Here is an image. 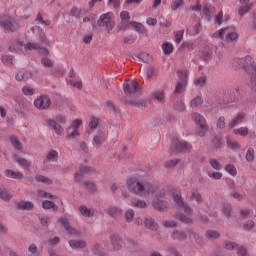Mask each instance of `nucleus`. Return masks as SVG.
I'll return each mask as SVG.
<instances>
[{"label": "nucleus", "instance_id": "nucleus-1", "mask_svg": "<svg viewBox=\"0 0 256 256\" xmlns=\"http://www.w3.org/2000/svg\"><path fill=\"white\" fill-rule=\"evenodd\" d=\"M127 189L130 193L138 195V197L153 195V193L157 191V187L153 186V184L136 177H132L127 180Z\"/></svg>", "mask_w": 256, "mask_h": 256}, {"label": "nucleus", "instance_id": "nucleus-2", "mask_svg": "<svg viewBox=\"0 0 256 256\" xmlns=\"http://www.w3.org/2000/svg\"><path fill=\"white\" fill-rule=\"evenodd\" d=\"M0 27L5 33H15L19 29V24L11 16L0 17Z\"/></svg>", "mask_w": 256, "mask_h": 256}, {"label": "nucleus", "instance_id": "nucleus-3", "mask_svg": "<svg viewBox=\"0 0 256 256\" xmlns=\"http://www.w3.org/2000/svg\"><path fill=\"white\" fill-rule=\"evenodd\" d=\"M234 65H238V67L244 69V71H246V73H249V75L255 73L256 71V67L253 65V58L251 56L235 59Z\"/></svg>", "mask_w": 256, "mask_h": 256}, {"label": "nucleus", "instance_id": "nucleus-4", "mask_svg": "<svg viewBox=\"0 0 256 256\" xmlns=\"http://www.w3.org/2000/svg\"><path fill=\"white\" fill-rule=\"evenodd\" d=\"M171 237L176 241H185L187 237H189V239H199V234L191 229L186 231L175 229L173 230Z\"/></svg>", "mask_w": 256, "mask_h": 256}, {"label": "nucleus", "instance_id": "nucleus-5", "mask_svg": "<svg viewBox=\"0 0 256 256\" xmlns=\"http://www.w3.org/2000/svg\"><path fill=\"white\" fill-rule=\"evenodd\" d=\"M112 17H113L112 12L102 14L97 21L98 27H105L108 33H111V31H113V28L115 27V22H113Z\"/></svg>", "mask_w": 256, "mask_h": 256}, {"label": "nucleus", "instance_id": "nucleus-6", "mask_svg": "<svg viewBox=\"0 0 256 256\" xmlns=\"http://www.w3.org/2000/svg\"><path fill=\"white\" fill-rule=\"evenodd\" d=\"M163 199H165V192H160L152 201V207L156 209V211L165 212L169 208V202Z\"/></svg>", "mask_w": 256, "mask_h": 256}, {"label": "nucleus", "instance_id": "nucleus-7", "mask_svg": "<svg viewBox=\"0 0 256 256\" xmlns=\"http://www.w3.org/2000/svg\"><path fill=\"white\" fill-rule=\"evenodd\" d=\"M192 149L191 144L188 142L176 139L171 145H170V155H177V153H181L182 151H189Z\"/></svg>", "mask_w": 256, "mask_h": 256}, {"label": "nucleus", "instance_id": "nucleus-8", "mask_svg": "<svg viewBox=\"0 0 256 256\" xmlns=\"http://www.w3.org/2000/svg\"><path fill=\"white\" fill-rule=\"evenodd\" d=\"M177 73L179 81L176 83L174 95H181V93H185V89H187V72L178 71Z\"/></svg>", "mask_w": 256, "mask_h": 256}, {"label": "nucleus", "instance_id": "nucleus-9", "mask_svg": "<svg viewBox=\"0 0 256 256\" xmlns=\"http://www.w3.org/2000/svg\"><path fill=\"white\" fill-rule=\"evenodd\" d=\"M215 49H217V46L209 42L205 43L199 51L200 59L202 61H209V59L213 57V51H215Z\"/></svg>", "mask_w": 256, "mask_h": 256}, {"label": "nucleus", "instance_id": "nucleus-10", "mask_svg": "<svg viewBox=\"0 0 256 256\" xmlns=\"http://www.w3.org/2000/svg\"><path fill=\"white\" fill-rule=\"evenodd\" d=\"M173 200L179 209H184V213H186V215H193V208H191L189 204L185 203L181 194H174Z\"/></svg>", "mask_w": 256, "mask_h": 256}, {"label": "nucleus", "instance_id": "nucleus-11", "mask_svg": "<svg viewBox=\"0 0 256 256\" xmlns=\"http://www.w3.org/2000/svg\"><path fill=\"white\" fill-rule=\"evenodd\" d=\"M34 107L39 111H45L51 107V98L48 95H42L34 100Z\"/></svg>", "mask_w": 256, "mask_h": 256}, {"label": "nucleus", "instance_id": "nucleus-12", "mask_svg": "<svg viewBox=\"0 0 256 256\" xmlns=\"http://www.w3.org/2000/svg\"><path fill=\"white\" fill-rule=\"evenodd\" d=\"M123 89L125 95L131 97L132 95H135V93H139V91H141V85H139V83H137L136 81L129 80L124 83Z\"/></svg>", "mask_w": 256, "mask_h": 256}, {"label": "nucleus", "instance_id": "nucleus-13", "mask_svg": "<svg viewBox=\"0 0 256 256\" xmlns=\"http://www.w3.org/2000/svg\"><path fill=\"white\" fill-rule=\"evenodd\" d=\"M113 251H121L123 249V238L119 234H112L110 236Z\"/></svg>", "mask_w": 256, "mask_h": 256}, {"label": "nucleus", "instance_id": "nucleus-14", "mask_svg": "<svg viewBox=\"0 0 256 256\" xmlns=\"http://www.w3.org/2000/svg\"><path fill=\"white\" fill-rule=\"evenodd\" d=\"M59 223L64 226V228L67 230V233L69 235H79V230L73 228V226L69 225V220L65 217H60L59 218Z\"/></svg>", "mask_w": 256, "mask_h": 256}, {"label": "nucleus", "instance_id": "nucleus-15", "mask_svg": "<svg viewBox=\"0 0 256 256\" xmlns=\"http://www.w3.org/2000/svg\"><path fill=\"white\" fill-rule=\"evenodd\" d=\"M30 31L35 35L37 33L39 35V41L43 43V45H49V40L45 36V32L39 26H34L30 29Z\"/></svg>", "mask_w": 256, "mask_h": 256}, {"label": "nucleus", "instance_id": "nucleus-16", "mask_svg": "<svg viewBox=\"0 0 256 256\" xmlns=\"http://www.w3.org/2000/svg\"><path fill=\"white\" fill-rule=\"evenodd\" d=\"M33 77V73L29 70H20L16 73V81H29Z\"/></svg>", "mask_w": 256, "mask_h": 256}, {"label": "nucleus", "instance_id": "nucleus-17", "mask_svg": "<svg viewBox=\"0 0 256 256\" xmlns=\"http://www.w3.org/2000/svg\"><path fill=\"white\" fill-rule=\"evenodd\" d=\"M192 117V121H194V123H196V125H198V127H203V125H207V120H205V117H203V115L194 112L191 115Z\"/></svg>", "mask_w": 256, "mask_h": 256}, {"label": "nucleus", "instance_id": "nucleus-18", "mask_svg": "<svg viewBox=\"0 0 256 256\" xmlns=\"http://www.w3.org/2000/svg\"><path fill=\"white\" fill-rule=\"evenodd\" d=\"M228 31H226V41H237L239 39V34L235 32V27L230 26L226 27Z\"/></svg>", "mask_w": 256, "mask_h": 256}, {"label": "nucleus", "instance_id": "nucleus-19", "mask_svg": "<svg viewBox=\"0 0 256 256\" xmlns=\"http://www.w3.org/2000/svg\"><path fill=\"white\" fill-rule=\"evenodd\" d=\"M245 119V113L240 112L237 114V116L229 123L228 127L230 129H234V127H237V125H241L243 120Z\"/></svg>", "mask_w": 256, "mask_h": 256}, {"label": "nucleus", "instance_id": "nucleus-20", "mask_svg": "<svg viewBox=\"0 0 256 256\" xmlns=\"http://www.w3.org/2000/svg\"><path fill=\"white\" fill-rule=\"evenodd\" d=\"M144 225L145 227H147V229H150L151 231H157V229L159 228V225H157L155 223V220L150 216L145 217Z\"/></svg>", "mask_w": 256, "mask_h": 256}, {"label": "nucleus", "instance_id": "nucleus-21", "mask_svg": "<svg viewBox=\"0 0 256 256\" xmlns=\"http://www.w3.org/2000/svg\"><path fill=\"white\" fill-rule=\"evenodd\" d=\"M47 124L49 125V127H52L54 129L56 135H63L64 133L63 127H61V125H59L57 121L53 119H48Z\"/></svg>", "mask_w": 256, "mask_h": 256}, {"label": "nucleus", "instance_id": "nucleus-22", "mask_svg": "<svg viewBox=\"0 0 256 256\" xmlns=\"http://www.w3.org/2000/svg\"><path fill=\"white\" fill-rule=\"evenodd\" d=\"M68 243L71 249H85V247H87L85 240H70Z\"/></svg>", "mask_w": 256, "mask_h": 256}, {"label": "nucleus", "instance_id": "nucleus-23", "mask_svg": "<svg viewBox=\"0 0 256 256\" xmlns=\"http://www.w3.org/2000/svg\"><path fill=\"white\" fill-rule=\"evenodd\" d=\"M105 139H107V136L105 135V132L99 131L93 138V141L97 147H101L103 143L105 142Z\"/></svg>", "mask_w": 256, "mask_h": 256}, {"label": "nucleus", "instance_id": "nucleus-24", "mask_svg": "<svg viewBox=\"0 0 256 256\" xmlns=\"http://www.w3.org/2000/svg\"><path fill=\"white\" fill-rule=\"evenodd\" d=\"M106 212H107L108 215H110V217H112L113 219H119V217H121V215H123V211L121 210V208H117V207L108 208V209L106 210Z\"/></svg>", "mask_w": 256, "mask_h": 256}, {"label": "nucleus", "instance_id": "nucleus-25", "mask_svg": "<svg viewBox=\"0 0 256 256\" xmlns=\"http://www.w3.org/2000/svg\"><path fill=\"white\" fill-rule=\"evenodd\" d=\"M174 217H175V219H178V221H181V223H185L186 225L193 224V219H191L184 213L177 212Z\"/></svg>", "mask_w": 256, "mask_h": 256}, {"label": "nucleus", "instance_id": "nucleus-26", "mask_svg": "<svg viewBox=\"0 0 256 256\" xmlns=\"http://www.w3.org/2000/svg\"><path fill=\"white\" fill-rule=\"evenodd\" d=\"M190 201H196L197 205H201L203 203V196L198 190L193 189L191 191Z\"/></svg>", "mask_w": 256, "mask_h": 256}, {"label": "nucleus", "instance_id": "nucleus-27", "mask_svg": "<svg viewBox=\"0 0 256 256\" xmlns=\"http://www.w3.org/2000/svg\"><path fill=\"white\" fill-rule=\"evenodd\" d=\"M5 175L6 177L10 178V179H24V175L21 172H15L13 170H5Z\"/></svg>", "mask_w": 256, "mask_h": 256}, {"label": "nucleus", "instance_id": "nucleus-28", "mask_svg": "<svg viewBox=\"0 0 256 256\" xmlns=\"http://www.w3.org/2000/svg\"><path fill=\"white\" fill-rule=\"evenodd\" d=\"M10 143L14 149H17V151H21V149H23V144H21L19 138L15 135L10 136Z\"/></svg>", "mask_w": 256, "mask_h": 256}, {"label": "nucleus", "instance_id": "nucleus-29", "mask_svg": "<svg viewBox=\"0 0 256 256\" xmlns=\"http://www.w3.org/2000/svg\"><path fill=\"white\" fill-rule=\"evenodd\" d=\"M46 159L51 163H55L59 159V152L57 150H50L46 155Z\"/></svg>", "mask_w": 256, "mask_h": 256}, {"label": "nucleus", "instance_id": "nucleus-30", "mask_svg": "<svg viewBox=\"0 0 256 256\" xmlns=\"http://www.w3.org/2000/svg\"><path fill=\"white\" fill-rule=\"evenodd\" d=\"M35 179L38 183H43L44 185H53V180L44 175H36Z\"/></svg>", "mask_w": 256, "mask_h": 256}, {"label": "nucleus", "instance_id": "nucleus-31", "mask_svg": "<svg viewBox=\"0 0 256 256\" xmlns=\"http://www.w3.org/2000/svg\"><path fill=\"white\" fill-rule=\"evenodd\" d=\"M17 208L21 211H31L33 209V203L22 201L17 204Z\"/></svg>", "mask_w": 256, "mask_h": 256}, {"label": "nucleus", "instance_id": "nucleus-32", "mask_svg": "<svg viewBox=\"0 0 256 256\" xmlns=\"http://www.w3.org/2000/svg\"><path fill=\"white\" fill-rule=\"evenodd\" d=\"M80 213L83 217H93L95 215V210L88 209L87 206L80 207Z\"/></svg>", "mask_w": 256, "mask_h": 256}, {"label": "nucleus", "instance_id": "nucleus-33", "mask_svg": "<svg viewBox=\"0 0 256 256\" xmlns=\"http://www.w3.org/2000/svg\"><path fill=\"white\" fill-rule=\"evenodd\" d=\"M234 135H240L241 137H247L249 135V128L240 127L233 130Z\"/></svg>", "mask_w": 256, "mask_h": 256}, {"label": "nucleus", "instance_id": "nucleus-34", "mask_svg": "<svg viewBox=\"0 0 256 256\" xmlns=\"http://www.w3.org/2000/svg\"><path fill=\"white\" fill-rule=\"evenodd\" d=\"M251 9H253V3H250V5L241 6L238 9V15L240 17H243L244 15H246V13H249V11H251Z\"/></svg>", "mask_w": 256, "mask_h": 256}, {"label": "nucleus", "instance_id": "nucleus-35", "mask_svg": "<svg viewBox=\"0 0 256 256\" xmlns=\"http://www.w3.org/2000/svg\"><path fill=\"white\" fill-rule=\"evenodd\" d=\"M130 25H131V27H134V29H135V31H137V33L144 35L145 26H143V24L133 21V22H130Z\"/></svg>", "mask_w": 256, "mask_h": 256}, {"label": "nucleus", "instance_id": "nucleus-36", "mask_svg": "<svg viewBox=\"0 0 256 256\" xmlns=\"http://www.w3.org/2000/svg\"><path fill=\"white\" fill-rule=\"evenodd\" d=\"M209 164L215 171H221V169H223V164H221V162L215 158L210 159Z\"/></svg>", "mask_w": 256, "mask_h": 256}, {"label": "nucleus", "instance_id": "nucleus-37", "mask_svg": "<svg viewBox=\"0 0 256 256\" xmlns=\"http://www.w3.org/2000/svg\"><path fill=\"white\" fill-rule=\"evenodd\" d=\"M213 13H215V7H213L211 4L204 5L203 14L206 17H211V15H213Z\"/></svg>", "mask_w": 256, "mask_h": 256}, {"label": "nucleus", "instance_id": "nucleus-38", "mask_svg": "<svg viewBox=\"0 0 256 256\" xmlns=\"http://www.w3.org/2000/svg\"><path fill=\"white\" fill-rule=\"evenodd\" d=\"M211 144L214 149H221V147H223V142L220 136H214Z\"/></svg>", "mask_w": 256, "mask_h": 256}, {"label": "nucleus", "instance_id": "nucleus-39", "mask_svg": "<svg viewBox=\"0 0 256 256\" xmlns=\"http://www.w3.org/2000/svg\"><path fill=\"white\" fill-rule=\"evenodd\" d=\"M137 59L140 61H143V63H150L151 62V56L147 52H142L136 55Z\"/></svg>", "mask_w": 256, "mask_h": 256}, {"label": "nucleus", "instance_id": "nucleus-40", "mask_svg": "<svg viewBox=\"0 0 256 256\" xmlns=\"http://www.w3.org/2000/svg\"><path fill=\"white\" fill-rule=\"evenodd\" d=\"M128 105H132V107H144L145 101L143 100H124Z\"/></svg>", "mask_w": 256, "mask_h": 256}, {"label": "nucleus", "instance_id": "nucleus-41", "mask_svg": "<svg viewBox=\"0 0 256 256\" xmlns=\"http://www.w3.org/2000/svg\"><path fill=\"white\" fill-rule=\"evenodd\" d=\"M36 22L38 25H45V27H49V25H51V20H43V15H41V13L37 14Z\"/></svg>", "mask_w": 256, "mask_h": 256}, {"label": "nucleus", "instance_id": "nucleus-42", "mask_svg": "<svg viewBox=\"0 0 256 256\" xmlns=\"http://www.w3.org/2000/svg\"><path fill=\"white\" fill-rule=\"evenodd\" d=\"M0 199L2 201H11V194L5 188H0Z\"/></svg>", "mask_w": 256, "mask_h": 256}, {"label": "nucleus", "instance_id": "nucleus-43", "mask_svg": "<svg viewBox=\"0 0 256 256\" xmlns=\"http://www.w3.org/2000/svg\"><path fill=\"white\" fill-rule=\"evenodd\" d=\"M131 206L138 209H145V207H147V203L143 200H133L131 202Z\"/></svg>", "mask_w": 256, "mask_h": 256}, {"label": "nucleus", "instance_id": "nucleus-44", "mask_svg": "<svg viewBox=\"0 0 256 256\" xmlns=\"http://www.w3.org/2000/svg\"><path fill=\"white\" fill-rule=\"evenodd\" d=\"M178 163H181V159H173L165 162L166 169H173L177 167Z\"/></svg>", "mask_w": 256, "mask_h": 256}, {"label": "nucleus", "instance_id": "nucleus-45", "mask_svg": "<svg viewBox=\"0 0 256 256\" xmlns=\"http://www.w3.org/2000/svg\"><path fill=\"white\" fill-rule=\"evenodd\" d=\"M76 137H79V130H75L74 128L69 127L67 129V138L75 139Z\"/></svg>", "mask_w": 256, "mask_h": 256}, {"label": "nucleus", "instance_id": "nucleus-46", "mask_svg": "<svg viewBox=\"0 0 256 256\" xmlns=\"http://www.w3.org/2000/svg\"><path fill=\"white\" fill-rule=\"evenodd\" d=\"M206 237L207 239H219V237H221V234L215 230H208L206 231Z\"/></svg>", "mask_w": 256, "mask_h": 256}, {"label": "nucleus", "instance_id": "nucleus-47", "mask_svg": "<svg viewBox=\"0 0 256 256\" xmlns=\"http://www.w3.org/2000/svg\"><path fill=\"white\" fill-rule=\"evenodd\" d=\"M222 212L225 217L229 219V217H231V213H233V208L231 207V204H224Z\"/></svg>", "mask_w": 256, "mask_h": 256}, {"label": "nucleus", "instance_id": "nucleus-48", "mask_svg": "<svg viewBox=\"0 0 256 256\" xmlns=\"http://www.w3.org/2000/svg\"><path fill=\"white\" fill-rule=\"evenodd\" d=\"M162 49L165 55H171L173 53V45L171 43L165 42L162 45Z\"/></svg>", "mask_w": 256, "mask_h": 256}, {"label": "nucleus", "instance_id": "nucleus-49", "mask_svg": "<svg viewBox=\"0 0 256 256\" xmlns=\"http://www.w3.org/2000/svg\"><path fill=\"white\" fill-rule=\"evenodd\" d=\"M43 209H54V211H57V206L53 201L45 200L42 202Z\"/></svg>", "mask_w": 256, "mask_h": 256}, {"label": "nucleus", "instance_id": "nucleus-50", "mask_svg": "<svg viewBox=\"0 0 256 256\" xmlns=\"http://www.w3.org/2000/svg\"><path fill=\"white\" fill-rule=\"evenodd\" d=\"M225 127H226L225 116H220L216 122V128L219 129L220 131H223Z\"/></svg>", "mask_w": 256, "mask_h": 256}, {"label": "nucleus", "instance_id": "nucleus-51", "mask_svg": "<svg viewBox=\"0 0 256 256\" xmlns=\"http://www.w3.org/2000/svg\"><path fill=\"white\" fill-rule=\"evenodd\" d=\"M133 217H135V211L133 209H128L125 212L126 223H131L133 221Z\"/></svg>", "mask_w": 256, "mask_h": 256}, {"label": "nucleus", "instance_id": "nucleus-52", "mask_svg": "<svg viewBox=\"0 0 256 256\" xmlns=\"http://www.w3.org/2000/svg\"><path fill=\"white\" fill-rule=\"evenodd\" d=\"M121 23H129L131 20V16L129 14V11H122L120 13Z\"/></svg>", "mask_w": 256, "mask_h": 256}, {"label": "nucleus", "instance_id": "nucleus-53", "mask_svg": "<svg viewBox=\"0 0 256 256\" xmlns=\"http://www.w3.org/2000/svg\"><path fill=\"white\" fill-rule=\"evenodd\" d=\"M255 159V150L253 148H248L246 152V161L251 163Z\"/></svg>", "mask_w": 256, "mask_h": 256}, {"label": "nucleus", "instance_id": "nucleus-54", "mask_svg": "<svg viewBox=\"0 0 256 256\" xmlns=\"http://www.w3.org/2000/svg\"><path fill=\"white\" fill-rule=\"evenodd\" d=\"M183 5H185V1H183V0H175L171 4V9H172V11H177V9H179L180 7H183Z\"/></svg>", "mask_w": 256, "mask_h": 256}, {"label": "nucleus", "instance_id": "nucleus-55", "mask_svg": "<svg viewBox=\"0 0 256 256\" xmlns=\"http://www.w3.org/2000/svg\"><path fill=\"white\" fill-rule=\"evenodd\" d=\"M70 15L76 19H80L81 15H83V11L77 9V7H73L70 11Z\"/></svg>", "mask_w": 256, "mask_h": 256}, {"label": "nucleus", "instance_id": "nucleus-56", "mask_svg": "<svg viewBox=\"0 0 256 256\" xmlns=\"http://www.w3.org/2000/svg\"><path fill=\"white\" fill-rule=\"evenodd\" d=\"M13 61L14 58L11 55L2 56V63H4V65H14Z\"/></svg>", "mask_w": 256, "mask_h": 256}, {"label": "nucleus", "instance_id": "nucleus-57", "mask_svg": "<svg viewBox=\"0 0 256 256\" xmlns=\"http://www.w3.org/2000/svg\"><path fill=\"white\" fill-rule=\"evenodd\" d=\"M225 170L227 171V173L232 175V177H235V175H237V169L233 164L226 165Z\"/></svg>", "mask_w": 256, "mask_h": 256}, {"label": "nucleus", "instance_id": "nucleus-58", "mask_svg": "<svg viewBox=\"0 0 256 256\" xmlns=\"http://www.w3.org/2000/svg\"><path fill=\"white\" fill-rule=\"evenodd\" d=\"M250 87L253 91H256V70L250 74Z\"/></svg>", "mask_w": 256, "mask_h": 256}, {"label": "nucleus", "instance_id": "nucleus-59", "mask_svg": "<svg viewBox=\"0 0 256 256\" xmlns=\"http://www.w3.org/2000/svg\"><path fill=\"white\" fill-rule=\"evenodd\" d=\"M22 93H24L25 95H28V96L35 95V88L30 87V86H24L22 88Z\"/></svg>", "mask_w": 256, "mask_h": 256}, {"label": "nucleus", "instance_id": "nucleus-60", "mask_svg": "<svg viewBox=\"0 0 256 256\" xmlns=\"http://www.w3.org/2000/svg\"><path fill=\"white\" fill-rule=\"evenodd\" d=\"M206 81H207V78H205V76H201L194 81V85L195 87H203Z\"/></svg>", "mask_w": 256, "mask_h": 256}, {"label": "nucleus", "instance_id": "nucleus-61", "mask_svg": "<svg viewBox=\"0 0 256 256\" xmlns=\"http://www.w3.org/2000/svg\"><path fill=\"white\" fill-rule=\"evenodd\" d=\"M175 111H184L185 110V102L183 100H179L174 104Z\"/></svg>", "mask_w": 256, "mask_h": 256}, {"label": "nucleus", "instance_id": "nucleus-62", "mask_svg": "<svg viewBox=\"0 0 256 256\" xmlns=\"http://www.w3.org/2000/svg\"><path fill=\"white\" fill-rule=\"evenodd\" d=\"M153 97L156 99V101L161 103V101L165 99V93L163 91H157L153 93Z\"/></svg>", "mask_w": 256, "mask_h": 256}, {"label": "nucleus", "instance_id": "nucleus-63", "mask_svg": "<svg viewBox=\"0 0 256 256\" xmlns=\"http://www.w3.org/2000/svg\"><path fill=\"white\" fill-rule=\"evenodd\" d=\"M203 101L201 100V96H197L190 102V107H199Z\"/></svg>", "mask_w": 256, "mask_h": 256}, {"label": "nucleus", "instance_id": "nucleus-64", "mask_svg": "<svg viewBox=\"0 0 256 256\" xmlns=\"http://www.w3.org/2000/svg\"><path fill=\"white\" fill-rule=\"evenodd\" d=\"M92 251H93L94 255H98V256L105 255V254H103V252H101V246L99 245V243L94 244Z\"/></svg>", "mask_w": 256, "mask_h": 256}]
</instances>
